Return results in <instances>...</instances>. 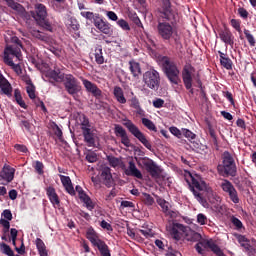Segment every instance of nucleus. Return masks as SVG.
I'll use <instances>...</instances> for the list:
<instances>
[{"label":"nucleus","instance_id":"nucleus-46","mask_svg":"<svg viewBox=\"0 0 256 256\" xmlns=\"http://www.w3.org/2000/svg\"><path fill=\"white\" fill-rule=\"evenodd\" d=\"M0 249L3 255L15 256V252H13V249H11V246H9L8 244H5V243L0 244Z\"/></svg>","mask_w":256,"mask_h":256},{"label":"nucleus","instance_id":"nucleus-25","mask_svg":"<svg viewBox=\"0 0 256 256\" xmlns=\"http://www.w3.org/2000/svg\"><path fill=\"white\" fill-rule=\"evenodd\" d=\"M60 181L69 195L72 197L75 196V188L73 187V182L71 181V177L65 175H59Z\"/></svg>","mask_w":256,"mask_h":256},{"label":"nucleus","instance_id":"nucleus-4","mask_svg":"<svg viewBox=\"0 0 256 256\" xmlns=\"http://www.w3.org/2000/svg\"><path fill=\"white\" fill-rule=\"evenodd\" d=\"M161 62L162 69L168 81H170L172 85H178V83H181V78H179L180 71L177 64L174 61H171V58L167 56H163Z\"/></svg>","mask_w":256,"mask_h":256},{"label":"nucleus","instance_id":"nucleus-26","mask_svg":"<svg viewBox=\"0 0 256 256\" xmlns=\"http://www.w3.org/2000/svg\"><path fill=\"white\" fill-rule=\"evenodd\" d=\"M0 89L4 95H11L13 93V87L11 86V83H9V80L3 76V74L0 71Z\"/></svg>","mask_w":256,"mask_h":256},{"label":"nucleus","instance_id":"nucleus-13","mask_svg":"<svg viewBox=\"0 0 256 256\" xmlns=\"http://www.w3.org/2000/svg\"><path fill=\"white\" fill-rule=\"evenodd\" d=\"M143 165L147 173H149L153 179H159L161 176V167H159L155 161L149 158H144Z\"/></svg>","mask_w":256,"mask_h":256},{"label":"nucleus","instance_id":"nucleus-14","mask_svg":"<svg viewBox=\"0 0 256 256\" xmlns=\"http://www.w3.org/2000/svg\"><path fill=\"white\" fill-rule=\"evenodd\" d=\"M16 57L19 61H21V48L17 45H8L4 49V63H9V61H13L10 57Z\"/></svg>","mask_w":256,"mask_h":256},{"label":"nucleus","instance_id":"nucleus-22","mask_svg":"<svg viewBox=\"0 0 256 256\" xmlns=\"http://www.w3.org/2000/svg\"><path fill=\"white\" fill-rule=\"evenodd\" d=\"M219 38L225 45H230V47H233L235 45V36H233V33L229 28H224V30L219 31Z\"/></svg>","mask_w":256,"mask_h":256},{"label":"nucleus","instance_id":"nucleus-62","mask_svg":"<svg viewBox=\"0 0 256 256\" xmlns=\"http://www.w3.org/2000/svg\"><path fill=\"white\" fill-rule=\"evenodd\" d=\"M32 35L33 37H35L36 39H39L40 41H45L47 39V37L43 35L39 30H33Z\"/></svg>","mask_w":256,"mask_h":256},{"label":"nucleus","instance_id":"nucleus-2","mask_svg":"<svg viewBox=\"0 0 256 256\" xmlns=\"http://www.w3.org/2000/svg\"><path fill=\"white\" fill-rule=\"evenodd\" d=\"M185 181L190 191L193 193L195 199H197V201L200 202L201 205H205V203H207V200L203 198V194H201L199 191H207V183L191 175V173H188V175L185 176Z\"/></svg>","mask_w":256,"mask_h":256},{"label":"nucleus","instance_id":"nucleus-28","mask_svg":"<svg viewBox=\"0 0 256 256\" xmlns=\"http://www.w3.org/2000/svg\"><path fill=\"white\" fill-rule=\"evenodd\" d=\"M218 54L220 57V65H222L224 69H227V71H231V69H233V61L229 58V55L221 51H218Z\"/></svg>","mask_w":256,"mask_h":256},{"label":"nucleus","instance_id":"nucleus-36","mask_svg":"<svg viewBox=\"0 0 256 256\" xmlns=\"http://www.w3.org/2000/svg\"><path fill=\"white\" fill-rule=\"evenodd\" d=\"M81 17H84V19H87L88 21H93L95 25V21H98L101 15L99 13H93L89 11H82L80 13Z\"/></svg>","mask_w":256,"mask_h":256},{"label":"nucleus","instance_id":"nucleus-44","mask_svg":"<svg viewBox=\"0 0 256 256\" xmlns=\"http://www.w3.org/2000/svg\"><path fill=\"white\" fill-rule=\"evenodd\" d=\"M238 243H240L241 247H244L247 251H251V244H249V239L243 235H238L237 237Z\"/></svg>","mask_w":256,"mask_h":256},{"label":"nucleus","instance_id":"nucleus-1","mask_svg":"<svg viewBox=\"0 0 256 256\" xmlns=\"http://www.w3.org/2000/svg\"><path fill=\"white\" fill-rule=\"evenodd\" d=\"M217 172L221 177H237V165L229 151L223 153L222 164L217 166Z\"/></svg>","mask_w":256,"mask_h":256},{"label":"nucleus","instance_id":"nucleus-27","mask_svg":"<svg viewBox=\"0 0 256 256\" xmlns=\"http://www.w3.org/2000/svg\"><path fill=\"white\" fill-rule=\"evenodd\" d=\"M125 175L128 177H136V179H143V174L137 169L135 162L129 161V166L125 170Z\"/></svg>","mask_w":256,"mask_h":256},{"label":"nucleus","instance_id":"nucleus-5","mask_svg":"<svg viewBox=\"0 0 256 256\" xmlns=\"http://www.w3.org/2000/svg\"><path fill=\"white\" fill-rule=\"evenodd\" d=\"M157 31L163 41H171V39H174L175 45H181V40L179 35H177V30H175L173 25L168 22H159L157 25Z\"/></svg>","mask_w":256,"mask_h":256},{"label":"nucleus","instance_id":"nucleus-60","mask_svg":"<svg viewBox=\"0 0 256 256\" xmlns=\"http://www.w3.org/2000/svg\"><path fill=\"white\" fill-rule=\"evenodd\" d=\"M86 161L88 163H97V154L95 152H90L86 155Z\"/></svg>","mask_w":256,"mask_h":256},{"label":"nucleus","instance_id":"nucleus-55","mask_svg":"<svg viewBox=\"0 0 256 256\" xmlns=\"http://www.w3.org/2000/svg\"><path fill=\"white\" fill-rule=\"evenodd\" d=\"M182 135H184L188 141H193V139L197 137V135L189 129H182Z\"/></svg>","mask_w":256,"mask_h":256},{"label":"nucleus","instance_id":"nucleus-3","mask_svg":"<svg viewBox=\"0 0 256 256\" xmlns=\"http://www.w3.org/2000/svg\"><path fill=\"white\" fill-rule=\"evenodd\" d=\"M30 13L39 27H43L45 31H49L50 33L53 32V26L47 19V6L42 3H36L34 10L30 11Z\"/></svg>","mask_w":256,"mask_h":256},{"label":"nucleus","instance_id":"nucleus-47","mask_svg":"<svg viewBox=\"0 0 256 256\" xmlns=\"http://www.w3.org/2000/svg\"><path fill=\"white\" fill-rule=\"evenodd\" d=\"M20 121V127H24L27 131H31V128L33 127V124L27 119H25V116L21 115L18 117Z\"/></svg>","mask_w":256,"mask_h":256},{"label":"nucleus","instance_id":"nucleus-35","mask_svg":"<svg viewBox=\"0 0 256 256\" xmlns=\"http://www.w3.org/2000/svg\"><path fill=\"white\" fill-rule=\"evenodd\" d=\"M36 248L40 256H49V252H47V246H45V242H43L41 238L36 239Z\"/></svg>","mask_w":256,"mask_h":256},{"label":"nucleus","instance_id":"nucleus-59","mask_svg":"<svg viewBox=\"0 0 256 256\" xmlns=\"http://www.w3.org/2000/svg\"><path fill=\"white\" fill-rule=\"evenodd\" d=\"M44 168H45V166L43 165V162H41V161H36L35 162L34 169L38 173V175H43V173H44L43 169Z\"/></svg>","mask_w":256,"mask_h":256},{"label":"nucleus","instance_id":"nucleus-11","mask_svg":"<svg viewBox=\"0 0 256 256\" xmlns=\"http://www.w3.org/2000/svg\"><path fill=\"white\" fill-rule=\"evenodd\" d=\"M160 14L162 19H166L170 23H175L177 19V12L173 10L171 0H161Z\"/></svg>","mask_w":256,"mask_h":256},{"label":"nucleus","instance_id":"nucleus-52","mask_svg":"<svg viewBox=\"0 0 256 256\" xmlns=\"http://www.w3.org/2000/svg\"><path fill=\"white\" fill-rule=\"evenodd\" d=\"M244 35H245L249 45L251 47H255L256 41H255V37H253V34H251V32L249 30L244 29Z\"/></svg>","mask_w":256,"mask_h":256},{"label":"nucleus","instance_id":"nucleus-48","mask_svg":"<svg viewBox=\"0 0 256 256\" xmlns=\"http://www.w3.org/2000/svg\"><path fill=\"white\" fill-rule=\"evenodd\" d=\"M142 201L147 207H151L155 204V199L151 194L143 193Z\"/></svg>","mask_w":256,"mask_h":256},{"label":"nucleus","instance_id":"nucleus-37","mask_svg":"<svg viewBox=\"0 0 256 256\" xmlns=\"http://www.w3.org/2000/svg\"><path fill=\"white\" fill-rule=\"evenodd\" d=\"M26 83L28 84L26 87V92L28 93L29 98L37 101V96L35 95V85H33L31 79H28Z\"/></svg>","mask_w":256,"mask_h":256},{"label":"nucleus","instance_id":"nucleus-6","mask_svg":"<svg viewBox=\"0 0 256 256\" xmlns=\"http://www.w3.org/2000/svg\"><path fill=\"white\" fill-rule=\"evenodd\" d=\"M124 127H126V129H128V131H129V133H131V135H133V137L138 139V141H140V143H142V145H144V147H146V149H148V151H153V145L151 144V141H149V139H147V136H145V134L143 132H141L139 127H137V125H135L133 123V121L126 120L124 122Z\"/></svg>","mask_w":256,"mask_h":256},{"label":"nucleus","instance_id":"nucleus-63","mask_svg":"<svg viewBox=\"0 0 256 256\" xmlns=\"http://www.w3.org/2000/svg\"><path fill=\"white\" fill-rule=\"evenodd\" d=\"M131 20L137 27H143V23L141 22V19H139V16H137L136 13L131 14Z\"/></svg>","mask_w":256,"mask_h":256},{"label":"nucleus","instance_id":"nucleus-43","mask_svg":"<svg viewBox=\"0 0 256 256\" xmlns=\"http://www.w3.org/2000/svg\"><path fill=\"white\" fill-rule=\"evenodd\" d=\"M14 97H15V101L18 103L19 106L22 107V109H27V104H25V101L23 100V96H21V91L16 89L14 91Z\"/></svg>","mask_w":256,"mask_h":256},{"label":"nucleus","instance_id":"nucleus-58","mask_svg":"<svg viewBox=\"0 0 256 256\" xmlns=\"http://www.w3.org/2000/svg\"><path fill=\"white\" fill-rule=\"evenodd\" d=\"M230 25H232L233 29H235L238 33H241V20L231 19Z\"/></svg>","mask_w":256,"mask_h":256},{"label":"nucleus","instance_id":"nucleus-18","mask_svg":"<svg viewBox=\"0 0 256 256\" xmlns=\"http://www.w3.org/2000/svg\"><path fill=\"white\" fill-rule=\"evenodd\" d=\"M82 83H83L86 91L88 93H91L93 95V97H95L96 99H101V97H103V91H101V89H99V87L96 86L95 83H93L87 79H83Z\"/></svg>","mask_w":256,"mask_h":256},{"label":"nucleus","instance_id":"nucleus-9","mask_svg":"<svg viewBox=\"0 0 256 256\" xmlns=\"http://www.w3.org/2000/svg\"><path fill=\"white\" fill-rule=\"evenodd\" d=\"M143 81L144 84L153 91H157L159 89V85H161V76L159 75V72L157 70L152 69L149 71H146L143 74Z\"/></svg>","mask_w":256,"mask_h":256},{"label":"nucleus","instance_id":"nucleus-38","mask_svg":"<svg viewBox=\"0 0 256 256\" xmlns=\"http://www.w3.org/2000/svg\"><path fill=\"white\" fill-rule=\"evenodd\" d=\"M95 61L97 65H103L105 63V58L103 57V48L101 46H98L95 49Z\"/></svg>","mask_w":256,"mask_h":256},{"label":"nucleus","instance_id":"nucleus-53","mask_svg":"<svg viewBox=\"0 0 256 256\" xmlns=\"http://www.w3.org/2000/svg\"><path fill=\"white\" fill-rule=\"evenodd\" d=\"M118 27L123 29V31H131V26H129V22L125 19H120L117 21Z\"/></svg>","mask_w":256,"mask_h":256},{"label":"nucleus","instance_id":"nucleus-54","mask_svg":"<svg viewBox=\"0 0 256 256\" xmlns=\"http://www.w3.org/2000/svg\"><path fill=\"white\" fill-rule=\"evenodd\" d=\"M139 233H141V235H143L146 239L153 237V230L151 228L142 227V229H139Z\"/></svg>","mask_w":256,"mask_h":256},{"label":"nucleus","instance_id":"nucleus-45","mask_svg":"<svg viewBox=\"0 0 256 256\" xmlns=\"http://www.w3.org/2000/svg\"><path fill=\"white\" fill-rule=\"evenodd\" d=\"M80 129L82 130V132L91 129L89 118H87L85 115L80 117Z\"/></svg>","mask_w":256,"mask_h":256},{"label":"nucleus","instance_id":"nucleus-34","mask_svg":"<svg viewBox=\"0 0 256 256\" xmlns=\"http://www.w3.org/2000/svg\"><path fill=\"white\" fill-rule=\"evenodd\" d=\"M95 247H97L98 251L100 252L101 256H111V250L105 241L99 242Z\"/></svg>","mask_w":256,"mask_h":256},{"label":"nucleus","instance_id":"nucleus-50","mask_svg":"<svg viewBox=\"0 0 256 256\" xmlns=\"http://www.w3.org/2000/svg\"><path fill=\"white\" fill-rule=\"evenodd\" d=\"M80 199L81 201H83V203H85L88 211H93V209H95V205L93 204V201L89 196H87V194Z\"/></svg>","mask_w":256,"mask_h":256},{"label":"nucleus","instance_id":"nucleus-12","mask_svg":"<svg viewBox=\"0 0 256 256\" xmlns=\"http://www.w3.org/2000/svg\"><path fill=\"white\" fill-rule=\"evenodd\" d=\"M220 188L222 189L223 193L228 195L232 203H234L235 205L239 204V201H241L239 199V192H237V189L235 188L233 183H231V181L224 179L220 184Z\"/></svg>","mask_w":256,"mask_h":256},{"label":"nucleus","instance_id":"nucleus-41","mask_svg":"<svg viewBox=\"0 0 256 256\" xmlns=\"http://www.w3.org/2000/svg\"><path fill=\"white\" fill-rule=\"evenodd\" d=\"M142 125L146 127L149 131H154V133H157V126H155V123L151 121L149 118H142Z\"/></svg>","mask_w":256,"mask_h":256},{"label":"nucleus","instance_id":"nucleus-20","mask_svg":"<svg viewBox=\"0 0 256 256\" xmlns=\"http://www.w3.org/2000/svg\"><path fill=\"white\" fill-rule=\"evenodd\" d=\"M186 231L187 227L180 223H174L169 230L172 239H175V241H181V237Z\"/></svg>","mask_w":256,"mask_h":256},{"label":"nucleus","instance_id":"nucleus-23","mask_svg":"<svg viewBox=\"0 0 256 256\" xmlns=\"http://www.w3.org/2000/svg\"><path fill=\"white\" fill-rule=\"evenodd\" d=\"M100 177L105 186L113 187V174H111V168L109 167L102 168Z\"/></svg>","mask_w":256,"mask_h":256},{"label":"nucleus","instance_id":"nucleus-39","mask_svg":"<svg viewBox=\"0 0 256 256\" xmlns=\"http://www.w3.org/2000/svg\"><path fill=\"white\" fill-rule=\"evenodd\" d=\"M6 3L8 7H10V9H13V11H16L18 15L23 11V9H25L23 5H21L18 2H15L14 0H6Z\"/></svg>","mask_w":256,"mask_h":256},{"label":"nucleus","instance_id":"nucleus-49","mask_svg":"<svg viewBox=\"0 0 256 256\" xmlns=\"http://www.w3.org/2000/svg\"><path fill=\"white\" fill-rule=\"evenodd\" d=\"M5 64L8 65V67H11L16 75H22L23 69H21V65L15 64L13 61L5 62Z\"/></svg>","mask_w":256,"mask_h":256},{"label":"nucleus","instance_id":"nucleus-7","mask_svg":"<svg viewBox=\"0 0 256 256\" xmlns=\"http://www.w3.org/2000/svg\"><path fill=\"white\" fill-rule=\"evenodd\" d=\"M195 77V67L191 63H186L182 69V81L185 89L189 91L191 95L195 94L193 89V78Z\"/></svg>","mask_w":256,"mask_h":256},{"label":"nucleus","instance_id":"nucleus-8","mask_svg":"<svg viewBox=\"0 0 256 256\" xmlns=\"http://www.w3.org/2000/svg\"><path fill=\"white\" fill-rule=\"evenodd\" d=\"M204 247V249H203ZM195 249L199 255H205V249H210L214 255L217 256H225V253H223V250L213 241V239L210 240H204L200 243H197L195 245Z\"/></svg>","mask_w":256,"mask_h":256},{"label":"nucleus","instance_id":"nucleus-57","mask_svg":"<svg viewBox=\"0 0 256 256\" xmlns=\"http://www.w3.org/2000/svg\"><path fill=\"white\" fill-rule=\"evenodd\" d=\"M107 161L109 162L111 167H119V163H121L119 158L114 156H107Z\"/></svg>","mask_w":256,"mask_h":256},{"label":"nucleus","instance_id":"nucleus-32","mask_svg":"<svg viewBox=\"0 0 256 256\" xmlns=\"http://www.w3.org/2000/svg\"><path fill=\"white\" fill-rule=\"evenodd\" d=\"M85 143H87L88 147H93L95 145V134L91 129L85 130L82 132Z\"/></svg>","mask_w":256,"mask_h":256},{"label":"nucleus","instance_id":"nucleus-61","mask_svg":"<svg viewBox=\"0 0 256 256\" xmlns=\"http://www.w3.org/2000/svg\"><path fill=\"white\" fill-rule=\"evenodd\" d=\"M231 221H232V224L234 225V227H236V229H243V222H241V220H239V218L233 216Z\"/></svg>","mask_w":256,"mask_h":256},{"label":"nucleus","instance_id":"nucleus-64","mask_svg":"<svg viewBox=\"0 0 256 256\" xmlns=\"http://www.w3.org/2000/svg\"><path fill=\"white\" fill-rule=\"evenodd\" d=\"M197 223H199V225H207V216L202 213L198 214Z\"/></svg>","mask_w":256,"mask_h":256},{"label":"nucleus","instance_id":"nucleus-56","mask_svg":"<svg viewBox=\"0 0 256 256\" xmlns=\"http://www.w3.org/2000/svg\"><path fill=\"white\" fill-rule=\"evenodd\" d=\"M54 135L59 139V141H63V130L59 127V125L54 124L53 126Z\"/></svg>","mask_w":256,"mask_h":256},{"label":"nucleus","instance_id":"nucleus-24","mask_svg":"<svg viewBox=\"0 0 256 256\" xmlns=\"http://www.w3.org/2000/svg\"><path fill=\"white\" fill-rule=\"evenodd\" d=\"M46 195L54 206L56 205L59 207L61 205V200L59 199V195L57 194V191L55 190V187L53 186H48L46 188Z\"/></svg>","mask_w":256,"mask_h":256},{"label":"nucleus","instance_id":"nucleus-29","mask_svg":"<svg viewBox=\"0 0 256 256\" xmlns=\"http://www.w3.org/2000/svg\"><path fill=\"white\" fill-rule=\"evenodd\" d=\"M130 98L128 99L129 106L132 109H135L139 115L143 113V110L141 109V103L139 102V98L135 95L134 92H130Z\"/></svg>","mask_w":256,"mask_h":256},{"label":"nucleus","instance_id":"nucleus-30","mask_svg":"<svg viewBox=\"0 0 256 256\" xmlns=\"http://www.w3.org/2000/svg\"><path fill=\"white\" fill-rule=\"evenodd\" d=\"M113 95L121 105H125L127 103V98H125V93L123 92V88L120 86H115L113 90Z\"/></svg>","mask_w":256,"mask_h":256},{"label":"nucleus","instance_id":"nucleus-16","mask_svg":"<svg viewBox=\"0 0 256 256\" xmlns=\"http://www.w3.org/2000/svg\"><path fill=\"white\" fill-rule=\"evenodd\" d=\"M114 133L116 137H120L121 143L124 147H131V139H129L127 131L125 128H123V126L116 124L114 127Z\"/></svg>","mask_w":256,"mask_h":256},{"label":"nucleus","instance_id":"nucleus-21","mask_svg":"<svg viewBox=\"0 0 256 256\" xmlns=\"http://www.w3.org/2000/svg\"><path fill=\"white\" fill-rule=\"evenodd\" d=\"M94 27L98 29L100 33H104V35H111L113 30L111 29V23L107 20L103 19V16H100L97 21H95Z\"/></svg>","mask_w":256,"mask_h":256},{"label":"nucleus","instance_id":"nucleus-51","mask_svg":"<svg viewBox=\"0 0 256 256\" xmlns=\"http://www.w3.org/2000/svg\"><path fill=\"white\" fill-rule=\"evenodd\" d=\"M208 201L210 203H221V196L217 195V193H214L213 191L208 192Z\"/></svg>","mask_w":256,"mask_h":256},{"label":"nucleus","instance_id":"nucleus-17","mask_svg":"<svg viewBox=\"0 0 256 256\" xmlns=\"http://www.w3.org/2000/svg\"><path fill=\"white\" fill-rule=\"evenodd\" d=\"M82 83H83L86 91L88 93H91L93 95V97H95L96 99H101V97H103V91H101V89H99V87L96 86L95 83H93L87 79H83Z\"/></svg>","mask_w":256,"mask_h":256},{"label":"nucleus","instance_id":"nucleus-31","mask_svg":"<svg viewBox=\"0 0 256 256\" xmlns=\"http://www.w3.org/2000/svg\"><path fill=\"white\" fill-rule=\"evenodd\" d=\"M86 239L90 241V243L93 245V247H97L99 245V242H102L103 240L99 239V236L97 235V232H95L94 229H89L86 232Z\"/></svg>","mask_w":256,"mask_h":256},{"label":"nucleus","instance_id":"nucleus-42","mask_svg":"<svg viewBox=\"0 0 256 256\" xmlns=\"http://www.w3.org/2000/svg\"><path fill=\"white\" fill-rule=\"evenodd\" d=\"M156 202L161 207L163 213H169V207H171V204L169 202L160 197L156 199Z\"/></svg>","mask_w":256,"mask_h":256},{"label":"nucleus","instance_id":"nucleus-33","mask_svg":"<svg viewBox=\"0 0 256 256\" xmlns=\"http://www.w3.org/2000/svg\"><path fill=\"white\" fill-rule=\"evenodd\" d=\"M129 70L133 77H138L141 75V64L135 60H130L129 61Z\"/></svg>","mask_w":256,"mask_h":256},{"label":"nucleus","instance_id":"nucleus-19","mask_svg":"<svg viewBox=\"0 0 256 256\" xmlns=\"http://www.w3.org/2000/svg\"><path fill=\"white\" fill-rule=\"evenodd\" d=\"M15 179V168L10 165L5 164L0 171V181H6V183H11Z\"/></svg>","mask_w":256,"mask_h":256},{"label":"nucleus","instance_id":"nucleus-15","mask_svg":"<svg viewBox=\"0 0 256 256\" xmlns=\"http://www.w3.org/2000/svg\"><path fill=\"white\" fill-rule=\"evenodd\" d=\"M46 77L50 80V83L52 85H55V83H65V80L67 79V74L61 72V70H49L46 73Z\"/></svg>","mask_w":256,"mask_h":256},{"label":"nucleus","instance_id":"nucleus-10","mask_svg":"<svg viewBox=\"0 0 256 256\" xmlns=\"http://www.w3.org/2000/svg\"><path fill=\"white\" fill-rule=\"evenodd\" d=\"M66 93L75 97L81 92V82L73 76V74H67L66 79L63 83Z\"/></svg>","mask_w":256,"mask_h":256},{"label":"nucleus","instance_id":"nucleus-40","mask_svg":"<svg viewBox=\"0 0 256 256\" xmlns=\"http://www.w3.org/2000/svg\"><path fill=\"white\" fill-rule=\"evenodd\" d=\"M192 145L196 153H200L201 155H207V153L209 152V148L207 147V145L199 144L196 142H192Z\"/></svg>","mask_w":256,"mask_h":256}]
</instances>
